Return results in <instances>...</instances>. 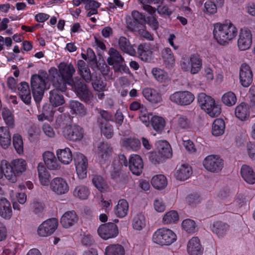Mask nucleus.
Here are the masks:
<instances>
[{
    "label": "nucleus",
    "instance_id": "nucleus-8",
    "mask_svg": "<svg viewBox=\"0 0 255 255\" xmlns=\"http://www.w3.org/2000/svg\"><path fill=\"white\" fill-rule=\"evenodd\" d=\"M203 165L207 171L212 173H218L222 170L224 161L219 155L211 154L205 158Z\"/></svg>",
    "mask_w": 255,
    "mask_h": 255
},
{
    "label": "nucleus",
    "instance_id": "nucleus-34",
    "mask_svg": "<svg viewBox=\"0 0 255 255\" xmlns=\"http://www.w3.org/2000/svg\"><path fill=\"white\" fill-rule=\"evenodd\" d=\"M157 150L159 154L163 157L169 158L172 155V148L170 144L166 140H159L157 143Z\"/></svg>",
    "mask_w": 255,
    "mask_h": 255
},
{
    "label": "nucleus",
    "instance_id": "nucleus-62",
    "mask_svg": "<svg viewBox=\"0 0 255 255\" xmlns=\"http://www.w3.org/2000/svg\"><path fill=\"white\" fill-rule=\"evenodd\" d=\"M101 131L107 138H111L113 135V129L112 125L108 123L105 124L100 123Z\"/></svg>",
    "mask_w": 255,
    "mask_h": 255
},
{
    "label": "nucleus",
    "instance_id": "nucleus-14",
    "mask_svg": "<svg viewBox=\"0 0 255 255\" xmlns=\"http://www.w3.org/2000/svg\"><path fill=\"white\" fill-rule=\"evenodd\" d=\"M75 165L77 175L80 179H84L87 176L88 160L82 153H77L74 157Z\"/></svg>",
    "mask_w": 255,
    "mask_h": 255
},
{
    "label": "nucleus",
    "instance_id": "nucleus-45",
    "mask_svg": "<svg viewBox=\"0 0 255 255\" xmlns=\"http://www.w3.org/2000/svg\"><path fill=\"white\" fill-rule=\"evenodd\" d=\"M78 68L79 73L83 78L87 82H89L91 80V74L90 69L86 65V63L82 60L78 61Z\"/></svg>",
    "mask_w": 255,
    "mask_h": 255
},
{
    "label": "nucleus",
    "instance_id": "nucleus-32",
    "mask_svg": "<svg viewBox=\"0 0 255 255\" xmlns=\"http://www.w3.org/2000/svg\"><path fill=\"white\" fill-rule=\"evenodd\" d=\"M164 64L167 68H172L175 65V59L171 49L169 47L164 48L161 52Z\"/></svg>",
    "mask_w": 255,
    "mask_h": 255
},
{
    "label": "nucleus",
    "instance_id": "nucleus-58",
    "mask_svg": "<svg viewBox=\"0 0 255 255\" xmlns=\"http://www.w3.org/2000/svg\"><path fill=\"white\" fill-rule=\"evenodd\" d=\"M2 116L6 124L9 128H13L14 126V119L10 111L7 108H3L2 111Z\"/></svg>",
    "mask_w": 255,
    "mask_h": 255
},
{
    "label": "nucleus",
    "instance_id": "nucleus-61",
    "mask_svg": "<svg viewBox=\"0 0 255 255\" xmlns=\"http://www.w3.org/2000/svg\"><path fill=\"white\" fill-rule=\"evenodd\" d=\"M217 4L211 0H208L204 3L203 12L207 15H212L217 12Z\"/></svg>",
    "mask_w": 255,
    "mask_h": 255
},
{
    "label": "nucleus",
    "instance_id": "nucleus-21",
    "mask_svg": "<svg viewBox=\"0 0 255 255\" xmlns=\"http://www.w3.org/2000/svg\"><path fill=\"white\" fill-rule=\"evenodd\" d=\"M240 81L244 87H249L253 82V73L251 67L246 63L242 64L240 70Z\"/></svg>",
    "mask_w": 255,
    "mask_h": 255
},
{
    "label": "nucleus",
    "instance_id": "nucleus-38",
    "mask_svg": "<svg viewBox=\"0 0 255 255\" xmlns=\"http://www.w3.org/2000/svg\"><path fill=\"white\" fill-rule=\"evenodd\" d=\"M190 73L192 74L198 73L202 66V60L198 54H192L190 57Z\"/></svg>",
    "mask_w": 255,
    "mask_h": 255
},
{
    "label": "nucleus",
    "instance_id": "nucleus-28",
    "mask_svg": "<svg viewBox=\"0 0 255 255\" xmlns=\"http://www.w3.org/2000/svg\"><path fill=\"white\" fill-rule=\"evenodd\" d=\"M43 158L46 166L49 169L57 170L60 168V165L53 152L45 151L43 154Z\"/></svg>",
    "mask_w": 255,
    "mask_h": 255
},
{
    "label": "nucleus",
    "instance_id": "nucleus-15",
    "mask_svg": "<svg viewBox=\"0 0 255 255\" xmlns=\"http://www.w3.org/2000/svg\"><path fill=\"white\" fill-rule=\"evenodd\" d=\"M252 44V34L248 29H241L238 39V46L241 51L250 49Z\"/></svg>",
    "mask_w": 255,
    "mask_h": 255
},
{
    "label": "nucleus",
    "instance_id": "nucleus-36",
    "mask_svg": "<svg viewBox=\"0 0 255 255\" xmlns=\"http://www.w3.org/2000/svg\"><path fill=\"white\" fill-rule=\"evenodd\" d=\"M235 116L241 121L247 120L250 116L249 105L245 103L239 105L235 109Z\"/></svg>",
    "mask_w": 255,
    "mask_h": 255
},
{
    "label": "nucleus",
    "instance_id": "nucleus-48",
    "mask_svg": "<svg viewBox=\"0 0 255 255\" xmlns=\"http://www.w3.org/2000/svg\"><path fill=\"white\" fill-rule=\"evenodd\" d=\"M152 186L157 189H164L167 184L166 177L162 174L154 176L151 181Z\"/></svg>",
    "mask_w": 255,
    "mask_h": 255
},
{
    "label": "nucleus",
    "instance_id": "nucleus-24",
    "mask_svg": "<svg viewBox=\"0 0 255 255\" xmlns=\"http://www.w3.org/2000/svg\"><path fill=\"white\" fill-rule=\"evenodd\" d=\"M154 46L149 43L140 44L137 48V52L141 59L148 61L151 59Z\"/></svg>",
    "mask_w": 255,
    "mask_h": 255
},
{
    "label": "nucleus",
    "instance_id": "nucleus-57",
    "mask_svg": "<svg viewBox=\"0 0 255 255\" xmlns=\"http://www.w3.org/2000/svg\"><path fill=\"white\" fill-rule=\"evenodd\" d=\"M152 74L155 79L159 82H165L168 79L167 73L159 68H154Z\"/></svg>",
    "mask_w": 255,
    "mask_h": 255
},
{
    "label": "nucleus",
    "instance_id": "nucleus-44",
    "mask_svg": "<svg viewBox=\"0 0 255 255\" xmlns=\"http://www.w3.org/2000/svg\"><path fill=\"white\" fill-rule=\"evenodd\" d=\"M150 123L153 128L158 133H161L163 131L166 125L165 119L157 116H153Z\"/></svg>",
    "mask_w": 255,
    "mask_h": 255
},
{
    "label": "nucleus",
    "instance_id": "nucleus-29",
    "mask_svg": "<svg viewBox=\"0 0 255 255\" xmlns=\"http://www.w3.org/2000/svg\"><path fill=\"white\" fill-rule=\"evenodd\" d=\"M54 89L50 92V102L55 107L59 106L64 103V99L61 92H64L66 90H61L57 87H54Z\"/></svg>",
    "mask_w": 255,
    "mask_h": 255
},
{
    "label": "nucleus",
    "instance_id": "nucleus-4",
    "mask_svg": "<svg viewBox=\"0 0 255 255\" xmlns=\"http://www.w3.org/2000/svg\"><path fill=\"white\" fill-rule=\"evenodd\" d=\"M5 166V177L11 182L14 183L17 180V177L26 170L27 163L25 160L18 158L12 160L10 163L6 164Z\"/></svg>",
    "mask_w": 255,
    "mask_h": 255
},
{
    "label": "nucleus",
    "instance_id": "nucleus-56",
    "mask_svg": "<svg viewBox=\"0 0 255 255\" xmlns=\"http://www.w3.org/2000/svg\"><path fill=\"white\" fill-rule=\"evenodd\" d=\"M223 103L227 106H232L237 102V97L232 92H228L223 95L222 97Z\"/></svg>",
    "mask_w": 255,
    "mask_h": 255
},
{
    "label": "nucleus",
    "instance_id": "nucleus-54",
    "mask_svg": "<svg viewBox=\"0 0 255 255\" xmlns=\"http://www.w3.org/2000/svg\"><path fill=\"white\" fill-rule=\"evenodd\" d=\"M106 255H125V249L120 245H112L106 248Z\"/></svg>",
    "mask_w": 255,
    "mask_h": 255
},
{
    "label": "nucleus",
    "instance_id": "nucleus-22",
    "mask_svg": "<svg viewBox=\"0 0 255 255\" xmlns=\"http://www.w3.org/2000/svg\"><path fill=\"white\" fill-rule=\"evenodd\" d=\"M143 163L141 157L137 154L132 155L129 160V168L131 172L139 175L142 172Z\"/></svg>",
    "mask_w": 255,
    "mask_h": 255
},
{
    "label": "nucleus",
    "instance_id": "nucleus-12",
    "mask_svg": "<svg viewBox=\"0 0 255 255\" xmlns=\"http://www.w3.org/2000/svg\"><path fill=\"white\" fill-rule=\"evenodd\" d=\"M56 218L49 219L43 222L38 228L37 233L40 237H47L53 234L58 227Z\"/></svg>",
    "mask_w": 255,
    "mask_h": 255
},
{
    "label": "nucleus",
    "instance_id": "nucleus-35",
    "mask_svg": "<svg viewBox=\"0 0 255 255\" xmlns=\"http://www.w3.org/2000/svg\"><path fill=\"white\" fill-rule=\"evenodd\" d=\"M129 205L126 199H120L114 209L115 213L119 218L126 217L128 213Z\"/></svg>",
    "mask_w": 255,
    "mask_h": 255
},
{
    "label": "nucleus",
    "instance_id": "nucleus-52",
    "mask_svg": "<svg viewBox=\"0 0 255 255\" xmlns=\"http://www.w3.org/2000/svg\"><path fill=\"white\" fill-rule=\"evenodd\" d=\"M145 226V218L142 213L137 214L133 218L132 227L136 230H141Z\"/></svg>",
    "mask_w": 255,
    "mask_h": 255
},
{
    "label": "nucleus",
    "instance_id": "nucleus-47",
    "mask_svg": "<svg viewBox=\"0 0 255 255\" xmlns=\"http://www.w3.org/2000/svg\"><path fill=\"white\" fill-rule=\"evenodd\" d=\"M119 48L123 52L132 55L135 51L128 39L124 36L120 37L118 41Z\"/></svg>",
    "mask_w": 255,
    "mask_h": 255
},
{
    "label": "nucleus",
    "instance_id": "nucleus-5",
    "mask_svg": "<svg viewBox=\"0 0 255 255\" xmlns=\"http://www.w3.org/2000/svg\"><path fill=\"white\" fill-rule=\"evenodd\" d=\"M109 57L107 58L109 65L113 66L115 72L128 73L129 68L125 63L124 58L117 49L111 48L108 52Z\"/></svg>",
    "mask_w": 255,
    "mask_h": 255
},
{
    "label": "nucleus",
    "instance_id": "nucleus-60",
    "mask_svg": "<svg viewBox=\"0 0 255 255\" xmlns=\"http://www.w3.org/2000/svg\"><path fill=\"white\" fill-rule=\"evenodd\" d=\"M164 0L159 1L157 0V1H159V2L153 3L160 4L157 8V12L159 14L164 16H170L172 14V11L166 5L164 4Z\"/></svg>",
    "mask_w": 255,
    "mask_h": 255
},
{
    "label": "nucleus",
    "instance_id": "nucleus-53",
    "mask_svg": "<svg viewBox=\"0 0 255 255\" xmlns=\"http://www.w3.org/2000/svg\"><path fill=\"white\" fill-rule=\"evenodd\" d=\"M70 109L73 111V113L84 116L86 114V110L84 106L77 101H72L69 104Z\"/></svg>",
    "mask_w": 255,
    "mask_h": 255
},
{
    "label": "nucleus",
    "instance_id": "nucleus-7",
    "mask_svg": "<svg viewBox=\"0 0 255 255\" xmlns=\"http://www.w3.org/2000/svg\"><path fill=\"white\" fill-rule=\"evenodd\" d=\"M31 86L34 100L38 103L41 100L46 88L45 79L39 75H34L31 78Z\"/></svg>",
    "mask_w": 255,
    "mask_h": 255
},
{
    "label": "nucleus",
    "instance_id": "nucleus-23",
    "mask_svg": "<svg viewBox=\"0 0 255 255\" xmlns=\"http://www.w3.org/2000/svg\"><path fill=\"white\" fill-rule=\"evenodd\" d=\"M78 217L74 211L65 212L61 218L60 223L65 228H69L75 225L78 221Z\"/></svg>",
    "mask_w": 255,
    "mask_h": 255
},
{
    "label": "nucleus",
    "instance_id": "nucleus-46",
    "mask_svg": "<svg viewBox=\"0 0 255 255\" xmlns=\"http://www.w3.org/2000/svg\"><path fill=\"white\" fill-rule=\"evenodd\" d=\"M225 124L223 120L221 119H216L212 128V133L215 136H220L224 133Z\"/></svg>",
    "mask_w": 255,
    "mask_h": 255
},
{
    "label": "nucleus",
    "instance_id": "nucleus-37",
    "mask_svg": "<svg viewBox=\"0 0 255 255\" xmlns=\"http://www.w3.org/2000/svg\"><path fill=\"white\" fill-rule=\"evenodd\" d=\"M229 225L222 221L215 222L211 228L212 231L219 237H223L229 231Z\"/></svg>",
    "mask_w": 255,
    "mask_h": 255
},
{
    "label": "nucleus",
    "instance_id": "nucleus-20",
    "mask_svg": "<svg viewBox=\"0 0 255 255\" xmlns=\"http://www.w3.org/2000/svg\"><path fill=\"white\" fill-rule=\"evenodd\" d=\"M51 189L58 195L66 194L69 191L66 181L61 177L54 178L50 182Z\"/></svg>",
    "mask_w": 255,
    "mask_h": 255
},
{
    "label": "nucleus",
    "instance_id": "nucleus-64",
    "mask_svg": "<svg viewBox=\"0 0 255 255\" xmlns=\"http://www.w3.org/2000/svg\"><path fill=\"white\" fill-rule=\"evenodd\" d=\"M30 208L35 214H39L43 212L44 209V204L37 201H34L30 204Z\"/></svg>",
    "mask_w": 255,
    "mask_h": 255
},
{
    "label": "nucleus",
    "instance_id": "nucleus-6",
    "mask_svg": "<svg viewBox=\"0 0 255 255\" xmlns=\"http://www.w3.org/2000/svg\"><path fill=\"white\" fill-rule=\"evenodd\" d=\"M175 233L169 229L162 228L157 230L152 236L154 243L161 246H169L176 241Z\"/></svg>",
    "mask_w": 255,
    "mask_h": 255
},
{
    "label": "nucleus",
    "instance_id": "nucleus-13",
    "mask_svg": "<svg viewBox=\"0 0 255 255\" xmlns=\"http://www.w3.org/2000/svg\"><path fill=\"white\" fill-rule=\"evenodd\" d=\"M99 235L104 240L115 238L118 235L117 226L114 223H109L101 225L98 229Z\"/></svg>",
    "mask_w": 255,
    "mask_h": 255
},
{
    "label": "nucleus",
    "instance_id": "nucleus-11",
    "mask_svg": "<svg viewBox=\"0 0 255 255\" xmlns=\"http://www.w3.org/2000/svg\"><path fill=\"white\" fill-rule=\"evenodd\" d=\"M63 136L68 140L72 141L81 140L84 136V130L79 126H66L63 130Z\"/></svg>",
    "mask_w": 255,
    "mask_h": 255
},
{
    "label": "nucleus",
    "instance_id": "nucleus-39",
    "mask_svg": "<svg viewBox=\"0 0 255 255\" xmlns=\"http://www.w3.org/2000/svg\"><path fill=\"white\" fill-rule=\"evenodd\" d=\"M241 174L243 178L248 183H255V173L253 169L248 165H244L241 169Z\"/></svg>",
    "mask_w": 255,
    "mask_h": 255
},
{
    "label": "nucleus",
    "instance_id": "nucleus-18",
    "mask_svg": "<svg viewBox=\"0 0 255 255\" xmlns=\"http://www.w3.org/2000/svg\"><path fill=\"white\" fill-rule=\"evenodd\" d=\"M172 126L176 131L180 132L190 129L192 124L190 120L187 116L178 115L173 118Z\"/></svg>",
    "mask_w": 255,
    "mask_h": 255
},
{
    "label": "nucleus",
    "instance_id": "nucleus-49",
    "mask_svg": "<svg viewBox=\"0 0 255 255\" xmlns=\"http://www.w3.org/2000/svg\"><path fill=\"white\" fill-rule=\"evenodd\" d=\"M89 194V188L87 186L82 185L76 186L73 191L74 196L81 200L87 199Z\"/></svg>",
    "mask_w": 255,
    "mask_h": 255
},
{
    "label": "nucleus",
    "instance_id": "nucleus-42",
    "mask_svg": "<svg viewBox=\"0 0 255 255\" xmlns=\"http://www.w3.org/2000/svg\"><path fill=\"white\" fill-rule=\"evenodd\" d=\"M38 177L40 183L43 186H47L50 183V175L44 165L39 164L37 167Z\"/></svg>",
    "mask_w": 255,
    "mask_h": 255
},
{
    "label": "nucleus",
    "instance_id": "nucleus-43",
    "mask_svg": "<svg viewBox=\"0 0 255 255\" xmlns=\"http://www.w3.org/2000/svg\"><path fill=\"white\" fill-rule=\"evenodd\" d=\"M11 142V136L6 128L0 127V144L4 149L7 148Z\"/></svg>",
    "mask_w": 255,
    "mask_h": 255
},
{
    "label": "nucleus",
    "instance_id": "nucleus-17",
    "mask_svg": "<svg viewBox=\"0 0 255 255\" xmlns=\"http://www.w3.org/2000/svg\"><path fill=\"white\" fill-rule=\"evenodd\" d=\"M96 153L100 164H104L111 160L113 148L108 143L101 142L98 146Z\"/></svg>",
    "mask_w": 255,
    "mask_h": 255
},
{
    "label": "nucleus",
    "instance_id": "nucleus-1",
    "mask_svg": "<svg viewBox=\"0 0 255 255\" xmlns=\"http://www.w3.org/2000/svg\"><path fill=\"white\" fill-rule=\"evenodd\" d=\"M238 30L230 21L223 23L217 22L214 24L213 37L220 45L226 46L235 39Z\"/></svg>",
    "mask_w": 255,
    "mask_h": 255
},
{
    "label": "nucleus",
    "instance_id": "nucleus-26",
    "mask_svg": "<svg viewBox=\"0 0 255 255\" xmlns=\"http://www.w3.org/2000/svg\"><path fill=\"white\" fill-rule=\"evenodd\" d=\"M128 164L126 157L124 154L119 155L118 160H115L113 162V170L111 172L112 178L117 179L119 177L123 166H127Z\"/></svg>",
    "mask_w": 255,
    "mask_h": 255
},
{
    "label": "nucleus",
    "instance_id": "nucleus-51",
    "mask_svg": "<svg viewBox=\"0 0 255 255\" xmlns=\"http://www.w3.org/2000/svg\"><path fill=\"white\" fill-rule=\"evenodd\" d=\"M179 220L178 213L174 210L166 212L162 218V222L164 225L176 223Z\"/></svg>",
    "mask_w": 255,
    "mask_h": 255
},
{
    "label": "nucleus",
    "instance_id": "nucleus-55",
    "mask_svg": "<svg viewBox=\"0 0 255 255\" xmlns=\"http://www.w3.org/2000/svg\"><path fill=\"white\" fill-rule=\"evenodd\" d=\"M81 57L89 63H93L95 65V67H97L96 56L92 48H88L85 53L82 52L81 53Z\"/></svg>",
    "mask_w": 255,
    "mask_h": 255
},
{
    "label": "nucleus",
    "instance_id": "nucleus-9",
    "mask_svg": "<svg viewBox=\"0 0 255 255\" xmlns=\"http://www.w3.org/2000/svg\"><path fill=\"white\" fill-rule=\"evenodd\" d=\"M76 93L78 97L87 104H91L93 100V95L88 89L87 85L83 80H76L73 85L70 86Z\"/></svg>",
    "mask_w": 255,
    "mask_h": 255
},
{
    "label": "nucleus",
    "instance_id": "nucleus-30",
    "mask_svg": "<svg viewBox=\"0 0 255 255\" xmlns=\"http://www.w3.org/2000/svg\"><path fill=\"white\" fill-rule=\"evenodd\" d=\"M18 94L22 101L29 104L31 99V92L28 84L25 82H21L17 86Z\"/></svg>",
    "mask_w": 255,
    "mask_h": 255
},
{
    "label": "nucleus",
    "instance_id": "nucleus-25",
    "mask_svg": "<svg viewBox=\"0 0 255 255\" xmlns=\"http://www.w3.org/2000/svg\"><path fill=\"white\" fill-rule=\"evenodd\" d=\"M203 248L200 244V240L197 237H193L187 245V252L190 255H202Z\"/></svg>",
    "mask_w": 255,
    "mask_h": 255
},
{
    "label": "nucleus",
    "instance_id": "nucleus-40",
    "mask_svg": "<svg viewBox=\"0 0 255 255\" xmlns=\"http://www.w3.org/2000/svg\"><path fill=\"white\" fill-rule=\"evenodd\" d=\"M57 155L59 160L64 164H69L73 159L72 152L68 147L58 149L57 151Z\"/></svg>",
    "mask_w": 255,
    "mask_h": 255
},
{
    "label": "nucleus",
    "instance_id": "nucleus-33",
    "mask_svg": "<svg viewBox=\"0 0 255 255\" xmlns=\"http://www.w3.org/2000/svg\"><path fill=\"white\" fill-rule=\"evenodd\" d=\"M121 144L127 149H131L133 151H137L140 148V141L136 138L125 137L121 140Z\"/></svg>",
    "mask_w": 255,
    "mask_h": 255
},
{
    "label": "nucleus",
    "instance_id": "nucleus-19",
    "mask_svg": "<svg viewBox=\"0 0 255 255\" xmlns=\"http://www.w3.org/2000/svg\"><path fill=\"white\" fill-rule=\"evenodd\" d=\"M142 93L145 99L152 105H157L162 102V95L157 90L145 88L142 90Z\"/></svg>",
    "mask_w": 255,
    "mask_h": 255
},
{
    "label": "nucleus",
    "instance_id": "nucleus-63",
    "mask_svg": "<svg viewBox=\"0 0 255 255\" xmlns=\"http://www.w3.org/2000/svg\"><path fill=\"white\" fill-rule=\"evenodd\" d=\"M182 226L186 232H193L195 229V223L191 219H186L182 222Z\"/></svg>",
    "mask_w": 255,
    "mask_h": 255
},
{
    "label": "nucleus",
    "instance_id": "nucleus-27",
    "mask_svg": "<svg viewBox=\"0 0 255 255\" xmlns=\"http://www.w3.org/2000/svg\"><path fill=\"white\" fill-rule=\"evenodd\" d=\"M192 174V168L187 164H183L177 167L175 176L178 180L184 181L188 179Z\"/></svg>",
    "mask_w": 255,
    "mask_h": 255
},
{
    "label": "nucleus",
    "instance_id": "nucleus-41",
    "mask_svg": "<svg viewBox=\"0 0 255 255\" xmlns=\"http://www.w3.org/2000/svg\"><path fill=\"white\" fill-rule=\"evenodd\" d=\"M101 3L95 0H88L85 3V9L87 11V16L90 17L93 15L98 13V8L101 6Z\"/></svg>",
    "mask_w": 255,
    "mask_h": 255
},
{
    "label": "nucleus",
    "instance_id": "nucleus-2",
    "mask_svg": "<svg viewBox=\"0 0 255 255\" xmlns=\"http://www.w3.org/2000/svg\"><path fill=\"white\" fill-rule=\"evenodd\" d=\"M59 79L54 81L53 86L61 90H67V85L71 86L76 81L73 79L75 69L71 63L61 62L58 66Z\"/></svg>",
    "mask_w": 255,
    "mask_h": 255
},
{
    "label": "nucleus",
    "instance_id": "nucleus-50",
    "mask_svg": "<svg viewBox=\"0 0 255 255\" xmlns=\"http://www.w3.org/2000/svg\"><path fill=\"white\" fill-rule=\"evenodd\" d=\"M93 183L101 192H105L108 190L109 186L107 182L101 176H94L93 178Z\"/></svg>",
    "mask_w": 255,
    "mask_h": 255
},
{
    "label": "nucleus",
    "instance_id": "nucleus-59",
    "mask_svg": "<svg viewBox=\"0 0 255 255\" xmlns=\"http://www.w3.org/2000/svg\"><path fill=\"white\" fill-rule=\"evenodd\" d=\"M13 144L16 152L20 154L23 152V144L22 137L19 134H15L13 136Z\"/></svg>",
    "mask_w": 255,
    "mask_h": 255
},
{
    "label": "nucleus",
    "instance_id": "nucleus-31",
    "mask_svg": "<svg viewBox=\"0 0 255 255\" xmlns=\"http://www.w3.org/2000/svg\"><path fill=\"white\" fill-rule=\"evenodd\" d=\"M12 215V208L9 201L5 198H0V216L5 219H9Z\"/></svg>",
    "mask_w": 255,
    "mask_h": 255
},
{
    "label": "nucleus",
    "instance_id": "nucleus-16",
    "mask_svg": "<svg viewBox=\"0 0 255 255\" xmlns=\"http://www.w3.org/2000/svg\"><path fill=\"white\" fill-rule=\"evenodd\" d=\"M96 153L100 164H104L111 160L113 148L108 143L101 142L98 146Z\"/></svg>",
    "mask_w": 255,
    "mask_h": 255
},
{
    "label": "nucleus",
    "instance_id": "nucleus-3",
    "mask_svg": "<svg viewBox=\"0 0 255 255\" xmlns=\"http://www.w3.org/2000/svg\"><path fill=\"white\" fill-rule=\"evenodd\" d=\"M197 100L201 109L211 117H216L220 115L221 107L211 97L201 93L198 95Z\"/></svg>",
    "mask_w": 255,
    "mask_h": 255
},
{
    "label": "nucleus",
    "instance_id": "nucleus-10",
    "mask_svg": "<svg viewBox=\"0 0 255 255\" xmlns=\"http://www.w3.org/2000/svg\"><path fill=\"white\" fill-rule=\"evenodd\" d=\"M169 99L173 103L184 106L190 105L194 101L195 96L188 91H177L171 94Z\"/></svg>",
    "mask_w": 255,
    "mask_h": 255
}]
</instances>
